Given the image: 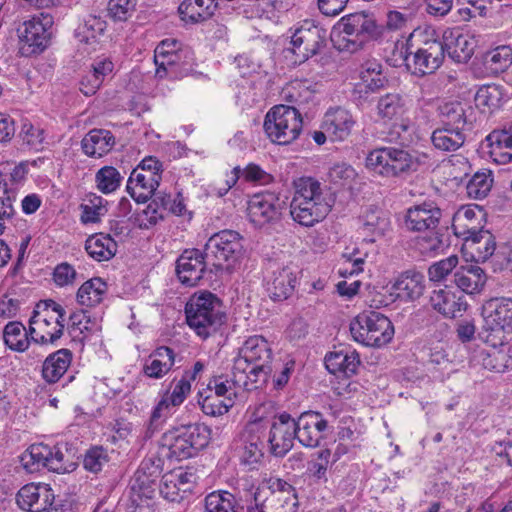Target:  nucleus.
<instances>
[{"mask_svg": "<svg viewBox=\"0 0 512 512\" xmlns=\"http://www.w3.org/2000/svg\"><path fill=\"white\" fill-rule=\"evenodd\" d=\"M334 202L331 192L319 181L302 177L294 182L290 215L301 226L313 227L326 218Z\"/></svg>", "mask_w": 512, "mask_h": 512, "instance_id": "nucleus-1", "label": "nucleus"}, {"mask_svg": "<svg viewBox=\"0 0 512 512\" xmlns=\"http://www.w3.org/2000/svg\"><path fill=\"white\" fill-rule=\"evenodd\" d=\"M210 429L200 423L181 425L165 432L159 442L160 456L181 461L191 458L208 445Z\"/></svg>", "mask_w": 512, "mask_h": 512, "instance_id": "nucleus-2", "label": "nucleus"}, {"mask_svg": "<svg viewBox=\"0 0 512 512\" xmlns=\"http://www.w3.org/2000/svg\"><path fill=\"white\" fill-rule=\"evenodd\" d=\"M188 326L202 339L214 334L224 323L221 300L209 291L194 293L185 305Z\"/></svg>", "mask_w": 512, "mask_h": 512, "instance_id": "nucleus-3", "label": "nucleus"}, {"mask_svg": "<svg viewBox=\"0 0 512 512\" xmlns=\"http://www.w3.org/2000/svg\"><path fill=\"white\" fill-rule=\"evenodd\" d=\"M272 351L267 340L260 335L249 337L234 360V369L246 374L251 381H265L271 373Z\"/></svg>", "mask_w": 512, "mask_h": 512, "instance_id": "nucleus-4", "label": "nucleus"}, {"mask_svg": "<svg viewBox=\"0 0 512 512\" xmlns=\"http://www.w3.org/2000/svg\"><path fill=\"white\" fill-rule=\"evenodd\" d=\"M64 322L65 310L60 304L51 299L40 301L30 318L31 340L40 344L54 343L63 335Z\"/></svg>", "mask_w": 512, "mask_h": 512, "instance_id": "nucleus-5", "label": "nucleus"}, {"mask_svg": "<svg viewBox=\"0 0 512 512\" xmlns=\"http://www.w3.org/2000/svg\"><path fill=\"white\" fill-rule=\"evenodd\" d=\"M350 333L354 341L367 347H382L394 335L392 322L376 311H364L350 323Z\"/></svg>", "mask_w": 512, "mask_h": 512, "instance_id": "nucleus-6", "label": "nucleus"}, {"mask_svg": "<svg viewBox=\"0 0 512 512\" xmlns=\"http://www.w3.org/2000/svg\"><path fill=\"white\" fill-rule=\"evenodd\" d=\"M303 127L299 109L291 105H277L265 116L263 128L267 137L276 144L288 145L295 141Z\"/></svg>", "mask_w": 512, "mask_h": 512, "instance_id": "nucleus-7", "label": "nucleus"}, {"mask_svg": "<svg viewBox=\"0 0 512 512\" xmlns=\"http://www.w3.org/2000/svg\"><path fill=\"white\" fill-rule=\"evenodd\" d=\"M252 499L260 502L262 512H296L297 509L295 489L280 478H264L252 492Z\"/></svg>", "mask_w": 512, "mask_h": 512, "instance_id": "nucleus-8", "label": "nucleus"}, {"mask_svg": "<svg viewBox=\"0 0 512 512\" xmlns=\"http://www.w3.org/2000/svg\"><path fill=\"white\" fill-rule=\"evenodd\" d=\"M340 50L355 52L377 34L375 20L365 13L342 17L335 27Z\"/></svg>", "mask_w": 512, "mask_h": 512, "instance_id": "nucleus-9", "label": "nucleus"}, {"mask_svg": "<svg viewBox=\"0 0 512 512\" xmlns=\"http://www.w3.org/2000/svg\"><path fill=\"white\" fill-rule=\"evenodd\" d=\"M54 17L45 12L34 15L18 28L19 51L29 57L42 53L50 44Z\"/></svg>", "mask_w": 512, "mask_h": 512, "instance_id": "nucleus-10", "label": "nucleus"}, {"mask_svg": "<svg viewBox=\"0 0 512 512\" xmlns=\"http://www.w3.org/2000/svg\"><path fill=\"white\" fill-rule=\"evenodd\" d=\"M20 462L29 473L37 472L41 468H47L57 473H68L75 469V464L68 459L62 447L43 443L30 445L21 454Z\"/></svg>", "mask_w": 512, "mask_h": 512, "instance_id": "nucleus-11", "label": "nucleus"}, {"mask_svg": "<svg viewBox=\"0 0 512 512\" xmlns=\"http://www.w3.org/2000/svg\"><path fill=\"white\" fill-rule=\"evenodd\" d=\"M366 166L379 175L397 177L415 170L417 164L408 151L395 147H383L368 154Z\"/></svg>", "mask_w": 512, "mask_h": 512, "instance_id": "nucleus-12", "label": "nucleus"}, {"mask_svg": "<svg viewBox=\"0 0 512 512\" xmlns=\"http://www.w3.org/2000/svg\"><path fill=\"white\" fill-rule=\"evenodd\" d=\"M243 250L242 236L234 230H222L213 234L205 244L208 261L215 268L227 267L234 263Z\"/></svg>", "mask_w": 512, "mask_h": 512, "instance_id": "nucleus-13", "label": "nucleus"}, {"mask_svg": "<svg viewBox=\"0 0 512 512\" xmlns=\"http://www.w3.org/2000/svg\"><path fill=\"white\" fill-rule=\"evenodd\" d=\"M327 30L313 20H304L294 30L291 36V51L306 61L316 55L326 44Z\"/></svg>", "mask_w": 512, "mask_h": 512, "instance_id": "nucleus-14", "label": "nucleus"}, {"mask_svg": "<svg viewBox=\"0 0 512 512\" xmlns=\"http://www.w3.org/2000/svg\"><path fill=\"white\" fill-rule=\"evenodd\" d=\"M285 205V201L278 193H257L248 202L249 221L257 228L277 223L281 219Z\"/></svg>", "mask_w": 512, "mask_h": 512, "instance_id": "nucleus-15", "label": "nucleus"}, {"mask_svg": "<svg viewBox=\"0 0 512 512\" xmlns=\"http://www.w3.org/2000/svg\"><path fill=\"white\" fill-rule=\"evenodd\" d=\"M404 44H401V56L406 61L412 73L418 76L432 74L437 70L444 60V46L442 41L437 39L427 40L412 54V63L409 61L407 51H403Z\"/></svg>", "mask_w": 512, "mask_h": 512, "instance_id": "nucleus-16", "label": "nucleus"}, {"mask_svg": "<svg viewBox=\"0 0 512 512\" xmlns=\"http://www.w3.org/2000/svg\"><path fill=\"white\" fill-rule=\"evenodd\" d=\"M437 113L442 125L462 132L472 129L477 120L475 108L464 99L441 102L437 107Z\"/></svg>", "mask_w": 512, "mask_h": 512, "instance_id": "nucleus-17", "label": "nucleus"}, {"mask_svg": "<svg viewBox=\"0 0 512 512\" xmlns=\"http://www.w3.org/2000/svg\"><path fill=\"white\" fill-rule=\"evenodd\" d=\"M484 328L492 332H512V299L491 298L483 304Z\"/></svg>", "mask_w": 512, "mask_h": 512, "instance_id": "nucleus-18", "label": "nucleus"}, {"mask_svg": "<svg viewBox=\"0 0 512 512\" xmlns=\"http://www.w3.org/2000/svg\"><path fill=\"white\" fill-rule=\"evenodd\" d=\"M294 426L295 419L286 412L275 417L267 439L273 455L282 457L292 449L296 439Z\"/></svg>", "mask_w": 512, "mask_h": 512, "instance_id": "nucleus-19", "label": "nucleus"}, {"mask_svg": "<svg viewBox=\"0 0 512 512\" xmlns=\"http://www.w3.org/2000/svg\"><path fill=\"white\" fill-rule=\"evenodd\" d=\"M208 264L205 251L199 249H186L176 262V274L180 282L186 286H196L203 278Z\"/></svg>", "mask_w": 512, "mask_h": 512, "instance_id": "nucleus-20", "label": "nucleus"}, {"mask_svg": "<svg viewBox=\"0 0 512 512\" xmlns=\"http://www.w3.org/2000/svg\"><path fill=\"white\" fill-rule=\"evenodd\" d=\"M255 384L246 374L233 368L231 378L223 375L217 376L210 381L208 389L222 400L232 401L233 405L237 398L243 396L244 392L257 388Z\"/></svg>", "mask_w": 512, "mask_h": 512, "instance_id": "nucleus-21", "label": "nucleus"}, {"mask_svg": "<svg viewBox=\"0 0 512 512\" xmlns=\"http://www.w3.org/2000/svg\"><path fill=\"white\" fill-rule=\"evenodd\" d=\"M296 439L305 447H317L325 436L328 422L315 411L302 413L295 420Z\"/></svg>", "mask_w": 512, "mask_h": 512, "instance_id": "nucleus-22", "label": "nucleus"}, {"mask_svg": "<svg viewBox=\"0 0 512 512\" xmlns=\"http://www.w3.org/2000/svg\"><path fill=\"white\" fill-rule=\"evenodd\" d=\"M191 381L193 376L185 372L180 379H173L170 384L171 392L167 391L158 402L151 414V423L166 418L173 407L181 405L191 392Z\"/></svg>", "mask_w": 512, "mask_h": 512, "instance_id": "nucleus-23", "label": "nucleus"}, {"mask_svg": "<svg viewBox=\"0 0 512 512\" xmlns=\"http://www.w3.org/2000/svg\"><path fill=\"white\" fill-rule=\"evenodd\" d=\"M441 219L442 210L434 202H423L407 209L405 225L410 231L426 232L443 227Z\"/></svg>", "mask_w": 512, "mask_h": 512, "instance_id": "nucleus-24", "label": "nucleus"}, {"mask_svg": "<svg viewBox=\"0 0 512 512\" xmlns=\"http://www.w3.org/2000/svg\"><path fill=\"white\" fill-rule=\"evenodd\" d=\"M18 506L28 512H42L54 501L52 489L46 484L24 485L16 495Z\"/></svg>", "mask_w": 512, "mask_h": 512, "instance_id": "nucleus-25", "label": "nucleus"}, {"mask_svg": "<svg viewBox=\"0 0 512 512\" xmlns=\"http://www.w3.org/2000/svg\"><path fill=\"white\" fill-rule=\"evenodd\" d=\"M354 124L355 120L348 110L335 107L325 113L321 128L327 131L331 141L340 142L351 134Z\"/></svg>", "mask_w": 512, "mask_h": 512, "instance_id": "nucleus-26", "label": "nucleus"}, {"mask_svg": "<svg viewBox=\"0 0 512 512\" xmlns=\"http://www.w3.org/2000/svg\"><path fill=\"white\" fill-rule=\"evenodd\" d=\"M161 178V175H156L155 172L134 169L127 181V192L136 202L145 203L155 194Z\"/></svg>", "mask_w": 512, "mask_h": 512, "instance_id": "nucleus-27", "label": "nucleus"}, {"mask_svg": "<svg viewBox=\"0 0 512 512\" xmlns=\"http://www.w3.org/2000/svg\"><path fill=\"white\" fill-rule=\"evenodd\" d=\"M444 53L447 52L455 62L465 63L473 55L475 40L458 29H448L443 34Z\"/></svg>", "mask_w": 512, "mask_h": 512, "instance_id": "nucleus-28", "label": "nucleus"}, {"mask_svg": "<svg viewBox=\"0 0 512 512\" xmlns=\"http://www.w3.org/2000/svg\"><path fill=\"white\" fill-rule=\"evenodd\" d=\"M486 141L491 159L501 165L512 163V122L492 131Z\"/></svg>", "mask_w": 512, "mask_h": 512, "instance_id": "nucleus-29", "label": "nucleus"}, {"mask_svg": "<svg viewBox=\"0 0 512 512\" xmlns=\"http://www.w3.org/2000/svg\"><path fill=\"white\" fill-rule=\"evenodd\" d=\"M426 288V280L423 273L416 270L402 272L392 285L397 298L404 301H415L419 299Z\"/></svg>", "mask_w": 512, "mask_h": 512, "instance_id": "nucleus-30", "label": "nucleus"}, {"mask_svg": "<svg viewBox=\"0 0 512 512\" xmlns=\"http://www.w3.org/2000/svg\"><path fill=\"white\" fill-rule=\"evenodd\" d=\"M175 357L176 354L172 348L160 346L144 360L142 373L151 379H161L174 366Z\"/></svg>", "mask_w": 512, "mask_h": 512, "instance_id": "nucleus-31", "label": "nucleus"}, {"mask_svg": "<svg viewBox=\"0 0 512 512\" xmlns=\"http://www.w3.org/2000/svg\"><path fill=\"white\" fill-rule=\"evenodd\" d=\"M482 210L478 206H462L452 217V229L454 234L463 240L471 238L479 232Z\"/></svg>", "mask_w": 512, "mask_h": 512, "instance_id": "nucleus-32", "label": "nucleus"}, {"mask_svg": "<svg viewBox=\"0 0 512 512\" xmlns=\"http://www.w3.org/2000/svg\"><path fill=\"white\" fill-rule=\"evenodd\" d=\"M296 283L295 271L293 268L285 266L273 271L267 281V292L274 301H283L292 295Z\"/></svg>", "mask_w": 512, "mask_h": 512, "instance_id": "nucleus-33", "label": "nucleus"}, {"mask_svg": "<svg viewBox=\"0 0 512 512\" xmlns=\"http://www.w3.org/2000/svg\"><path fill=\"white\" fill-rule=\"evenodd\" d=\"M486 280L485 271L476 264L460 266L453 275L455 285L466 294L480 293Z\"/></svg>", "mask_w": 512, "mask_h": 512, "instance_id": "nucleus-34", "label": "nucleus"}, {"mask_svg": "<svg viewBox=\"0 0 512 512\" xmlns=\"http://www.w3.org/2000/svg\"><path fill=\"white\" fill-rule=\"evenodd\" d=\"M430 303L436 311L447 318L461 316L467 309V303L463 297H458L447 289L433 290Z\"/></svg>", "mask_w": 512, "mask_h": 512, "instance_id": "nucleus-35", "label": "nucleus"}, {"mask_svg": "<svg viewBox=\"0 0 512 512\" xmlns=\"http://www.w3.org/2000/svg\"><path fill=\"white\" fill-rule=\"evenodd\" d=\"M362 244H373L390 230V219L381 210L371 209L363 217Z\"/></svg>", "mask_w": 512, "mask_h": 512, "instance_id": "nucleus-36", "label": "nucleus"}, {"mask_svg": "<svg viewBox=\"0 0 512 512\" xmlns=\"http://www.w3.org/2000/svg\"><path fill=\"white\" fill-rule=\"evenodd\" d=\"M176 46V41L163 40L157 45L154 51V62L156 65V76L163 78L169 73H176L175 67L182 64L183 51L167 50L166 47Z\"/></svg>", "mask_w": 512, "mask_h": 512, "instance_id": "nucleus-37", "label": "nucleus"}, {"mask_svg": "<svg viewBox=\"0 0 512 512\" xmlns=\"http://www.w3.org/2000/svg\"><path fill=\"white\" fill-rule=\"evenodd\" d=\"M72 352L69 349H60L51 353L43 362L42 378L49 384L58 382L67 372L72 362Z\"/></svg>", "mask_w": 512, "mask_h": 512, "instance_id": "nucleus-38", "label": "nucleus"}, {"mask_svg": "<svg viewBox=\"0 0 512 512\" xmlns=\"http://www.w3.org/2000/svg\"><path fill=\"white\" fill-rule=\"evenodd\" d=\"M115 145V137L109 130L93 129L81 141L83 152L89 157L100 158L110 152Z\"/></svg>", "mask_w": 512, "mask_h": 512, "instance_id": "nucleus-39", "label": "nucleus"}, {"mask_svg": "<svg viewBox=\"0 0 512 512\" xmlns=\"http://www.w3.org/2000/svg\"><path fill=\"white\" fill-rule=\"evenodd\" d=\"M382 65L376 60L366 61L360 70V78L362 83L357 85L355 93L362 94L363 92L375 93L384 88L387 84V78L383 74Z\"/></svg>", "mask_w": 512, "mask_h": 512, "instance_id": "nucleus-40", "label": "nucleus"}, {"mask_svg": "<svg viewBox=\"0 0 512 512\" xmlns=\"http://www.w3.org/2000/svg\"><path fill=\"white\" fill-rule=\"evenodd\" d=\"M448 227L445 225L424 232L415 240V247L423 256L433 257L444 251L449 246L447 237Z\"/></svg>", "mask_w": 512, "mask_h": 512, "instance_id": "nucleus-41", "label": "nucleus"}, {"mask_svg": "<svg viewBox=\"0 0 512 512\" xmlns=\"http://www.w3.org/2000/svg\"><path fill=\"white\" fill-rule=\"evenodd\" d=\"M478 357L481 365L487 370L503 373L512 369V345H501L500 348L481 350Z\"/></svg>", "mask_w": 512, "mask_h": 512, "instance_id": "nucleus-42", "label": "nucleus"}, {"mask_svg": "<svg viewBox=\"0 0 512 512\" xmlns=\"http://www.w3.org/2000/svg\"><path fill=\"white\" fill-rule=\"evenodd\" d=\"M107 24L104 19L96 15H88L77 26L74 31V37L80 44H84L94 49L99 41V37L103 35Z\"/></svg>", "mask_w": 512, "mask_h": 512, "instance_id": "nucleus-43", "label": "nucleus"}, {"mask_svg": "<svg viewBox=\"0 0 512 512\" xmlns=\"http://www.w3.org/2000/svg\"><path fill=\"white\" fill-rule=\"evenodd\" d=\"M476 263H484L493 255L496 246L495 237L488 230H480L471 238L464 240Z\"/></svg>", "mask_w": 512, "mask_h": 512, "instance_id": "nucleus-44", "label": "nucleus"}, {"mask_svg": "<svg viewBox=\"0 0 512 512\" xmlns=\"http://www.w3.org/2000/svg\"><path fill=\"white\" fill-rule=\"evenodd\" d=\"M85 250L96 261H107L116 254L117 243L110 235L98 233L88 237Z\"/></svg>", "mask_w": 512, "mask_h": 512, "instance_id": "nucleus-45", "label": "nucleus"}, {"mask_svg": "<svg viewBox=\"0 0 512 512\" xmlns=\"http://www.w3.org/2000/svg\"><path fill=\"white\" fill-rule=\"evenodd\" d=\"M260 430L259 422L249 423L246 429L248 436L243 446L241 460L243 463L252 465L258 463L263 457L264 443L258 432Z\"/></svg>", "mask_w": 512, "mask_h": 512, "instance_id": "nucleus-46", "label": "nucleus"}, {"mask_svg": "<svg viewBox=\"0 0 512 512\" xmlns=\"http://www.w3.org/2000/svg\"><path fill=\"white\" fill-rule=\"evenodd\" d=\"M205 512H244L236 497L226 490H217L206 495Z\"/></svg>", "mask_w": 512, "mask_h": 512, "instance_id": "nucleus-47", "label": "nucleus"}, {"mask_svg": "<svg viewBox=\"0 0 512 512\" xmlns=\"http://www.w3.org/2000/svg\"><path fill=\"white\" fill-rule=\"evenodd\" d=\"M106 293V282L99 277H95L80 286L77 292V301L82 306L94 307L103 301Z\"/></svg>", "mask_w": 512, "mask_h": 512, "instance_id": "nucleus-48", "label": "nucleus"}, {"mask_svg": "<svg viewBox=\"0 0 512 512\" xmlns=\"http://www.w3.org/2000/svg\"><path fill=\"white\" fill-rule=\"evenodd\" d=\"M431 140L435 148L442 151H456L465 142V134L452 127L442 125L433 131Z\"/></svg>", "mask_w": 512, "mask_h": 512, "instance_id": "nucleus-49", "label": "nucleus"}, {"mask_svg": "<svg viewBox=\"0 0 512 512\" xmlns=\"http://www.w3.org/2000/svg\"><path fill=\"white\" fill-rule=\"evenodd\" d=\"M327 369L332 373L342 372L345 375H352L356 372L360 359L355 351L344 353L343 351L330 353L325 358Z\"/></svg>", "mask_w": 512, "mask_h": 512, "instance_id": "nucleus-50", "label": "nucleus"}, {"mask_svg": "<svg viewBox=\"0 0 512 512\" xmlns=\"http://www.w3.org/2000/svg\"><path fill=\"white\" fill-rule=\"evenodd\" d=\"M70 333L74 337L84 340L89 334L100 331V325L96 318H91L86 310H78L73 312L69 317Z\"/></svg>", "mask_w": 512, "mask_h": 512, "instance_id": "nucleus-51", "label": "nucleus"}, {"mask_svg": "<svg viewBox=\"0 0 512 512\" xmlns=\"http://www.w3.org/2000/svg\"><path fill=\"white\" fill-rule=\"evenodd\" d=\"M483 63L492 74L504 72L512 64V48L507 45H501L487 51L484 54Z\"/></svg>", "mask_w": 512, "mask_h": 512, "instance_id": "nucleus-52", "label": "nucleus"}, {"mask_svg": "<svg viewBox=\"0 0 512 512\" xmlns=\"http://www.w3.org/2000/svg\"><path fill=\"white\" fill-rule=\"evenodd\" d=\"M29 332L20 322H9L3 331L5 344L14 351L24 352L29 347Z\"/></svg>", "mask_w": 512, "mask_h": 512, "instance_id": "nucleus-53", "label": "nucleus"}, {"mask_svg": "<svg viewBox=\"0 0 512 512\" xmlns=\"http://www.w3.org/2000/svg\"><path fill=\"white\" fill-rule=\"evenodd\" d=\"M377 110L382 118L389 120L399 118L406 111L405 99L398 93H388L379 99Z\"/></svg>", "mask_w": 512, "mask_h": 512, "instance_id": "nucleus-54", "label": "nucleus"}, {"mask_svg": "<svg viewBox=\"0 0 512 512\" xmlns=\"http://www.w3.org/2000/svg\"><path fill=\"white\" fill-rule=\"evenodd\" d=\"M502 92L497 85H484L478 89L474 101L476 108L481 112L492 111L496 109L501 101Z\"/></svg>", "mask_w": 512, "mask_h": 512, "instance_id": "nucleus-55", "label": "nucleus"}, {"mask_svg": "<svg viewBox=\"0 0 512 512\" xmlns=\"http://www.w3.org/2000/svg\"><path fill=\"white\" fill-rule=\"evenodd\" d=\"M123 177L113 166H104L95 175L97 189L103 194H110L116 191L122 182Z\"/></svg>", "mask_w": 512, "mask_h": 512, "instance_id": "nucleus-56", "label": "nucleus"}, {"mask_svg": "<svg viewBox=\"0 0 512 512\" xmlns=\"http://www.w3.org/2000/svg\"><path fill=\"white\" fill-rule=\"evenodd\" d=\"M493 178L490 173H475L466 185L467 195L472 199H483L490 192Z\"/></svg>", "mask_w": 512, "mask_h": 512, "instance_id": "nucleus-57", "label": "nucleus"}, {"mask_svg": "<svg viewBox=\"0 0 512 512\" xmlns=\"http://www.w3.org/2000/svg\"><path fill=\"white\" fill-rule=\"evenodd\" d=\"M328 176L330 181L334 184L343 187H351L352 183L356 179L357 173L351 165L341 162L335 163L329 169Z\"/></svg>", "mask_w": 512, "mask_h": 512, "instance_id": "nucleus-58", "label": "nucleus"}, {"mask_svg": "<svg viewBox=\"0 0 512 512\" xmlns=\"http://www.w3.org/2000/svg\"><path fill=\"white\" fill-rule=\"evenodd\" d=\"M135 7V0H109L108 16L115 22H125L133 15Z\"/></svg>", "mask_w": 512, "mask_h": 512, "instance_id": "nucleus-59", "label": "nucleus"}, {"mask_svg": "<svg viewBox=\"0 0 512 512\" xmlns=\"http://www.w3.org/2000/svg\"><path fill=\"white\" fill-rule=\"evenodd\" d=\"M108 461L107 450L102 446H94L85 453L83 466L89 472L98 473Z\"/></svg>", "mask_w": 512, "mask_h": 512, "instance_id": "nucleus-60", "label": "nucleus"}, {"mask_svg": "<svg viewBox=\"0 0 512 512\" xmlns=\"http://www.w3.org/2000/svg\"><path fill=\"white\" fill-rule=\"evenodd\" d=\"M199 404L202 411L210 416L223 415L232 407V401H224L221 397L216 396L210 391L208 395L199 401Z\"/></svg>", "mask_w": 512, "mask_h": 512, "instance_id": "nucleus-61", "label": "nucleus"}, {"mask_svg": "<svg viewBox=\"0 0 512 512\" xmlns=\"http://www.w3.org/2000/svg\"><path fill=\"white\" fill-rule=\"evenodd\" d=\"M161 495L171 502H180L184 498L183 491L177 483L176 474L168 472L162 476L159 486Z\"/></svg>", "mask_w": 512, "mask_h": 512, "instance_id": "nucleus-62", "label": "nucleus"}, {"mask_svg": "<svg viewBox=\"0 0 512 512\" xmlns=\"http://www.w3.org/2000/svg\"><path fill=\"white\" fill-rule=\"evenodd\" d=\"M458 265V257L451 255L432 264L428 269V276L431 281H442Z\"/></svg>", "mask_w": 512, "mask_h": 512, "instance_id": "nucleus-63", "label": "nucleus"}, {"mask_svg": "<svg viewBox=\"0 0 512 512\" xmlns=\"http://www.w3.org/2000/svg\"><path fill=\"white\" fill-rule=\"evenodd\" d=\"M284 94L288 102L296 104L299 107L308 103L314 96L313 92L308 87L299 82L288 86L284 90Z\"/></svg>", "mask_w": 512, "mask_h": 512, "instance_id": "nucleus-64", "label": "nucleus"}]
</instances>
